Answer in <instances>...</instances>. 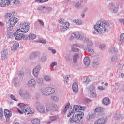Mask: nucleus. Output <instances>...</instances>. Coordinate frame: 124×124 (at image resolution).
Instances as JSON below:
<instances>
[{"label":"nucleus","mask_w":124,"mask_h":124,"mask_svg":"<svg viewBox=\"0 0 124 124\" xmlns=\"http://www.w3.org/2000/svg\"><path fill=\"white\" fill-rule=\"evenodd\" d=\"M14 12H9L5 13L3 17L5 19H7V24L8 26L7 31H10L13 30V28L16 26V24L19 21V19L15 17Z\"/></svg>","instance_id":"obj_1"},{"label":"nucleus","mask_w":124,"mask_h":124,"mask_svg":"<svg viewBox=\"0 0 124 124\" xmlns=\"http://www.w3.org/2000/svg\"><path fill=\"white\" fill-rule=\"evenodd\" d=\"M109 27H110L109 23L106 21H99L94 25L93 29L98 33H104L108 31Z\"/></svg>","instance_id":"obj_2"},{"label":"nucleus","mask_w":124,"mask_h":124,"mask_svg":"<svg viewBox=\"0 0 124 124\" xmlns=\"http://www.w3.org/2000/svg\"><path fill=\"white\" fill-rule=\"evenodd\" d=\"M92 43L89 39H86V43H76L72 45L71 46V51L75 52V53H78L80 52V49H82V50H87L90 46H91ZM75 47H78L76 48Z\"/></svg>","instance_id":"obj_3"},{"label":"nucleus","mask_w":124,"mask_h":124,"mask_svg":"<svg viewBox=\"0 0 124 124\" xmlns=\"http://www.w3.org/2000/svg\"><path fill=\"white\" fill-rule=\"evenodd\" d=\"M18 111L19 114H25V115H29L30 114H33L34 111L31 110V108L28 105L25 104L19 103L18 105Z\"/></svg>","instance_id":"obj_4"},{"label":"nucleus","mask_w":124,"mask_h":124,"mask_svg":"<svg viewBox=\"0 0 124 124\" xmlns=\"http://www.w3.org/2000/svg\"><path fill=\"white\" fill-rule=\"evenodd\" d=\"M35 106L39 113L42 114H47L48 113L47 102L45 103L44 105L40 102H36L35 103Z\"/></svg>","instance_id":"obj_5"},{"label":"nucleus","mask_w":124,"mask_h":124,"mask_svg":"<svg viewBox=\"0 0 124 124\" xmlns=\"http://www.w3.org/2000/svg\"><path fill=\"white\" fill-rule=\"evenodd\" d=\"M84 117V113L83 112H74L72 117L69 119V123L70 124H78Z\"/></svg>","instance_id":"obj_6"},{"label":"nucleus","mask_w":124,"mask_h":124,"mask_svg":"<svg viewBox=\"0 0 124 124\" xmlns=\"http://www.w3.org/2000/svg\"><path fill=\"white\" fill-rule=\"evenodd\" d=\"M41 93L44 96H50L56 93V89L52 87H46L42 89Z\"/></svg>","instance_id":"obj_7"},{"label":"nucleus","mask_w":124,"mask_h":124,"mask_svg":"<svg viewBox=\"0 0 124 124\" xmlns=\"http://www.w3.org/2000/svg\"><path fill=\"white\" fill-rule=\"evenodd\" d=\"M19 27L20 28L17 30V32H23L27 33L30 31V23L23 22L20 23Z\"/></svg>","instance_id":"obj_8"},{"label":"nucleus","mask_w":124,"mask_h":124,"mask_svg":"<svg viewBox=\"0 0 124 124\" xmlns=\"http://www.w3.org/2000/svg\"><path fill=\"white\" fill-rule=\"evenodd\" d=\"M86 38H89L85 37V34L80 32H75L72 33L70 36V40H73V39H76L78 40H84V42H85V39H86Z\"/></svg>","instance_id":"obj_9"},{"label":"nucleus","mask_w":124,"mask_h":124,"mask_svg":"<svg viewBox=\"0 0 124 124\" xmlns=\"http://www.w3.org/2000/svg\"><path fill=\"white\" fill-rule=\"evenodd\" d=\"M19 95L22 98L29 99L31 98V94L26 89H20L18 91Z\"/></svg>","instance_id":"obj_10"},{"label":"nucleus","mask_w":124,"mask_h":124,"mask_svg":"<svg viewBox=\"0 0 124 124\" xmlns=\"http://www.w3.org/2000/svg\"><path fill=\"white\" fill-rule=\"evenodd\" d=\"M108 6L112 13H117L119 11V4L116 2H111L109 3Z\"/></svg>","instance_id":"obj_11"},{"label":"nucleus","mask_w":124,"mask_h":124,"mask_svg":"<svg viewBox=\"0 0 124 124\" xmlns=\"http://www.w3.org/2000/svg\"><path fill=\"white\" fill-rule=\"evenodd\" d=\"M21 32H17V30L13 33V36H14L16 40L17 41H22L25 39V35Z\"/></svg>","instance_id":"obj_12"},{"label":"nucleus","mask_w":124,"mask_h":124,"mask_svg":"<svg viewBox=\"0 0 124 124\" xmlns=\"http://www.w3.org/2000/svg\"><path fill=\"white\" fill-rule=\"evenodd\" d=\"M47 108L49 113V112H52V111H57L59 109V107H58L57 104H49V102H47Z\"/></svg>","instance_id":"obj_13"},{"label":"nucleus","mask_w":124,"mask_h":124,"mask_svg":"<svg viewBox=\"0 0 124 124\" xmlns=\"http://www.w3.org/2000/svg\"><path fill=\"white\" fill-rule=\"evenodd\" d=\"M87 39H88L89 41L91 43V46H89L86 50H84V51H88V53L89 54H90V55H93L94 54V50L91 48L93 46V42L92 41V40L90 38H85L84 43H87Z\"/></svg>","instance_id":"obj_14"},{"label":"nucleus","mask_w":124,"mask_h":124,"mask_svg":"<svg viewBox=\"0 0 124 124\" xmlns=\"http://www.w3.org/2000/svg\"><path fill=\"white\" fill-rule=\"evenodd\" d=\"M70 24L68 22H65L64 24H62V26H60V31L61 32H64L68 30Z\"/></svg>","instance_id":"obj_15"},{"label":"nucleus","mask_w":124,"mask_h":124,"mask_svg":"<svg viewBox=\"0 0 124 124\" xmlns=\"http://www.w3.org/2000/svg\"><path fill=\"white\" fill-rule=\"evenodd\" d=\"M41 69V66L38 65L35 67L33 70V75L34 77H38V74H39V71Z\"/></svg>","instance_id":"obj_16"},{"label":"nucleus","mask_w":124,"mask_h":124,"mask_svg":"<svg viewBox=\"0 0 124 124\" xmlns=\"http://www.w3.org/2000/svg\"><path fill=\"white\" fill-rule=\"evenodd\" d=\"M36 85V81L34 79H31L29 80L27 84V86L29 88H34Z\"/></svg>","instance_id":"obj_17"},{"label":"nucleus","mask_w":124,"mask_h":124,"mask_svg":"<svg viewBox=\"0 0 124 124\" xmlns=\"http://www.w3.org/2000/svg\"><path fill=\"white\" fill-rule=\"evenodd\" d=\"M10 4V0H0V6L5 7Z\"/></svg>","instance_id":"obj_18"},{"label":"nucleus","mask_w":124,"mask_h":124,"mask_svg":"<svg viewBox=\"0 0 124 124\" xmlns=\"http://www.w3.org/2000/svg\"><path fill=\"white\" fill-rule=\"evenodd\" d=\"M4 115L6 119L7 122H8L10 119V117L12 116V113L8 109H5L4 111Z\"/></svg>","instance_id":"obj_19"},{"label":"nucleus","mask_w":124,"mask_h":124,"mask_svg":"<svg viewBox=\"0 0 124 124\" xmlns=\"http://www.w3.org/2000/svg\"><path fill=\"white\" fill-rule=\"evenodd\" d=\"M106 123V120L104 117H101L97 119L94 122V124H105Z\"/></svg>","instance_id":"obj_20"},{"label":"nucleus","mask_w":124,"mask_h":124,"mask_svg":"<svg viewBox=\"0 0 124 124\" xmlns=\"http://www.w3.org/2000/svg\"><path fill=\"white\" fill-rule=\"evenodd\" d=\"M7 55H8V52L7 50H3L1 52V58L3 61H5L7 59Z\"/></svg>","instance_id":"obj_21"},{"label":"nucleus","mask_w":124,"mask_h":124,"mask_svg":"<svg viewBox=\"0 0 124 124\" xmlns=\"http://www.w3.org/2000/svg\"><path fill=\"white\" fill-rule=\"evenodd\" d=\"M93 67L94 68H97L99 66V58H95L93 62Z\"/></svg>","instance_id":"obj_22"},{"label":"nucleus","mask_w":124,"mask_h":124,"mask_svg":"<svg viewBox=\"0 0 124 124\" xmlns=\"http://www.w3.org/2000/svg\"><path fill=\"white\" fill-rule=\"evenodd\" d=\"M73 62H78V60L80 58V54L79 53H74L72 55Z\"/></svg>","instance_id":"obj_23"},{"label":"nucleus","mask_w":124,"mask_h":124,"mask_svg":"<svg viewBox=\"0 0 124 124\" xmlns=\"http://www.w3.org/2000/svg\"><path fill=\"white\" fill-rule=\"evenodd\" d=\"M58 117L57 115H51L49 116V120L47 121V124H51L53 122H55L58 120Z\"/></svg>","instance_id":"obj_24"},{"label":"nucleus","mask_w":124,"mask_h":124,"mask_svg":"<svg viewBox=\"0 0 124 124\" xmlns=\"http://www.w3.org/2000/svg\"><path fill=\"white\" fill-rule=\"evenodd\" d=\"M83 63L86 66H89L91 63V60L90 58L88 56H86L83 60Z\"/></svg>","instance_id":"obj_25"},{"label":"nucleus","mask_w":124,"mask_h":124,"mask_svg":"<svg viewBox=\"0 0 124 124\" xmlns=\"http://www.w3.org/2000/svg\"><path fill=\"white\" fill-rule=\"evenodd\" d=\"M47 61V56L45 54H43L41 57H40L38 60V62H45Z\"/></svg>","instance_id":"obj_26"},{"label":"nucleus","mask_w":124,"mask_h":124,"mask_svg":"<svg viewBox=\"0 0 124 124\" xmlns=\"http://www.w3.org/2000/svg\"><path fill=\"white\" fill-rule=\"evenodd\" d=\"M14 85L15 87H18L20 85V81L19 80V77H16L13 79Z\"/></svg>","instance_id":"obj_27"},{"label":"nucleus","mask_w":124,"mask_h":124,"mask_svg":"<svg viewBox=\"0 0 124 124\" xmlns=\"http://www.w3.org/2000/svg\"><path fill=\"white\" fill-rule=\"evenodd\" d=\"M19 46H20L19 43H16L14 44L13 46L11 47V49L12 51H15L16 50H18V48H19Z\"/></svg>","instance_id":"obj_28"},{"label":"nucleus","mask_w":124,"mask_h":124,"mask_svg":"<svg viewBox=\"0 0 124 124\" xmlns=\"http://www.w3.org/2000/svg\"><path fill=\"white\" fill-rule=\"evenodd\" d=\"M110 99L108 97H105L103 99V104L105 105V106H108L110 104Z\"/></svg>","instance_id":"obj_29"},{"label":"nucleus","mask_w":124,"mask_h":124,"mask_svg":"<svg viewBox=\"0 0 124 124\" xmlns=\"http://www.w3.org/2000/svg\"><path fill=\"white\" fill-rule=\"evenodd\" d=\"M72 90L74 93H77L79 91V88H78V83L74 82L72 85Z\"/></svg>","instance_id":"obj_30"},{"label":"nucleus","mask_w":124,"mask_h":124,"mask_svg":"<svg viewBox=\"0 0 124 124\" xmlns=\"http://www.w3.org/2000/svg\"><path fill=\"white\" fill-rule=\"evenodd\" d=\"M70 78V76L69 75H66L64 76V82L65 85H69V78Z\"/></svg>","instance_id":"obj_31"},{"label":"nucleus","mask_w":124,"mask_h":124,"mask_svg":"<svg viewBox=\"0 0 124 124\" xmlns=\"http://www.w3.org/2000/svg\"><path fill=\"white\" fill-rule=\"evenodd\" d=\"M118 59H119V55H118V54L114 55L110 58V62H112V63L116 62L118 61Z\"/></svg>","instance_id":"obj_32"},{"label":"nucleus","mask_w":124,"mask_h":124,"mask_svg":"<svg viewBox=\"0 0 124 124\" xmlns=\"http://www.w3.org/2000/svg\"><path fill=\"white\" fill-rule=\"evenodd\" d=\"M95 118V114L93 113H89L87 115L86 117V121H91V120H93V119H94Z\"/></svg>","instance_id":"obj_33"},{"label":"nucleus","mask_w":124,"mask_h":124,"mask_svg":"<svg viewBox=\"0 0 124 124\" xmlns=\"http://www.w3.org/2000/svg\"><path fill=\"white\" fill-rule=\"evenodd\" d=\"M72 111H74V113L76 112H82L80 111V105H74Z\"/></svg>","instance_id":"obj_34"},{"label":"nucleus","mask_w":124,"mask_h":124,"mask_svg":"<svg viewBox=\"0 0 124 124\" xmlns=\"http://www.w3.org/2000/svg\"><path fill=\"white\" fill-rule=\"evenodd\" d=\"M29 40H34L36 38V35L33 33H30L28 35Z\"/></svg>","instance_id":"obj_35"},{"label":"nucleus","mask_w":124,"mask_h":124,"mask_svg":"<svg viewBox=\"0 0 124 124\" xmlns=\"http://www.w3.org/2000/svg\"><path fill=\"white\" fill-rule=\"evenodd\" d=\"M51 99L53 102H59L60 98L57 95H52L51 96Z\"/></svg>","instance_id":"obj_36"},{"label":"nucleus","mask_w":124,"mask_h":124,"mask_svg":"<svg viewBox=\"0 0 124 124\" xmlns=\"http://www.w3.org/2000/svg\"><path fill=\"white\" fill-rule=\"evenodd\" d=\"M65 59L67 62H72V59H71V56H70V54H66Z\"/></svg>","instance_id":"obj_37"},{"label":"nucleus","mask_w":124,"mask_h":124,"mask_svg":"<svg viewBox=\"0 0 124 124\" xmlns=\"http://www.w3.org/2000/svg\"><path fill=\"white\" fill-rule=\"evenodd\" d=\"M108 52L110 54H113V53H116V52H118V49L115 47H111L109 48Z\"/></svg>","instance_id":"obj_38"},{"label":"nucleus","mask_w":124,"mask_h":124,"mask_svg":"<svg viewBox=\"0 0 124 124\" xmlns=\"http://www.w3.org/2000/svg\"><path fill=\"white\" fill-rule=\"evenodd\" d=\"M90 94L91 97H92V98H96V97H97L96 91H93L92 92H90Z\"/></svg>","instance_id":"obj_39"},{"label":"nucleus","mask_w":124,"mask_h":124,"mask_svg":"<svg viewBox=\"0 0 124 124\" xmlns=\"http://www.w3.org/2000/svg\"><path fill=\"white\" fill-rule=\"evenodd\" d=\"M103 111V108L101 107H98L94 110L95 113H101Z\"/></svg>","instance_id":"obj_40"},{"label":"nucleus","mask_w":124,"mask_h":124,"mask_svg":"<svg viewBox=\"0 0 124 124\" xmlns=\"http://www.w3.org/2000/svg\"><path fill=\"white\" fill-rule=\"evenodd\" d=\"M118 69L119 71H124V65L123 63H119L118 65Z\"/></svg>","instance_id":"obj_41"},{"label":"nucleus","mask_w":124,"mask_h":124,"mask_svg":"<svg viewBox=\"0 0 124 124\" xmlns=\"http://www.w3.org/2000/svg\"><path fill=\"white\" fill-rule=\"evenodd\" d=\"M31 123L32 124H40V120L37 118H35L31 120Z\"/></svg>","instance_id":"obj_42"},{"label":"nucleus","mask_w":124,"mask_h":124,"mask_svg":"<svg viewBox=\"0 0 124 124\" xmlns=\"http://www.w3.org/2000/svg\"><path fill=\"white\" fill-rule=\"evenodd\" d=\"M73 23H76L77 25L80 26L82 25V20L79 19H74L73 21Z\"/></svg>","instance_id":"obj_43"},{"label":"nucleus","mask_w":124,"mask_h":124,"mask_svg":"<svg viewBox=\"0 0 124 124\" xmlns=\"http://www.w3.org/2000/svg\"><path fill=\"white\" fill-rule=\"evenodd\" d=\"M37 83L40 86V85H43V79L41 78H37Z\"/></svg>","instance_id":"obj_44"},{"label":"nucleus","mask_w":124,"mask_h":124,"mask_svg":"<svg viewBox=\"0 0 124 124\" xmlns=\"http://www.w3.org/2000/svg\"><path fill=\"white\" fill-rule=\"evenodd\" d=\"M72 65L76 69H79L80 68V65L78 63V62H73Z\"/></svg>","instance_id":"obj_45"},{"label":"nucleus","mask_w":124,"mask_h":124,"mask_svg":"<svg viewBox=\"0 0 124 124\" xmlns=\"http://www.w3.org/2000/svg\"><path fill=\"white\" fill-rule=\"evenodd\" d=\"M37 42L42 43V44H46L47 43V40L45 39H39L37 40Z\"/></svg>","instance_id":"obj_46"},{"label":"nucleus","mask_w":124,"mask_h":124,"mask_svg":"<svg viewBox=\"0 0 124 124\" xmlns=\"http://www.w3.org/2000/svg\"><path fill=\"white\" fill-rule=\"evenodd\" d=\"M44 79L46 82H51L52 80L51 77L48 75L45 76Z\"/></svg>","instance_id":"obj_47"},{"label":"nucleus","mask_w":124,"mask_h":124,"mask_svg":"<svg viewBox=\"0 0 124 124\" xmlns=\"http://www.w3.org/2000/svg\"><path fill=\"white\" fill-rule=\"evenodd\" d=\"M89 91L90 93H92L93 92H95V88H94V85L91 84L89 88Z\"/></svg>","instance_id":"obj_48"},{"label":"nucleus","mask_w":124,"mask_h":124,"mask_svg":"<svg viewBox=\"0 0 124 124\" xmlns=\"http://www.w3.org/2000/svg\"><path fill=\"white\" fill-rule=\"evenodd\" d=\"M70 106V104L67 103L65 106L64 109L63 110V113H65L66 112H67V110L68 108H69V106Z\"/></svg>","instance_id":"obj_49"},{"label":"nucleus","mask_w":124,"mask_h":124,"mask_svg":"<svg viewBox=\"0 0 124 124\" xmlns=\"http://www.w3.org/2000/svg\"><path fill=\"white\" fill-rule=\"evenodd\" d=\"M81 3L78 2L76 3L75 7L76 9H80L81 8Z\"/></svg>","instance_id":"obj_50"},{"label":"nucleus","mask_w":124,"mask_h":124,"mask_svg":"<svg viewBox=\"0 0 124 124\" xmlns=\"http://www.w3.org/2000/svg\"><path fill=\"white\" fill-rule=\"evenodd\" d=\"M48 51H49L50 52H51V53H52V54H53V55H55V54H56V53H57V51H56V49H52L51 48H48Z\"/></svg>","instance_id":"obj_51"},{"label":"nucleus","mask_w":124,"mask_h":124,"mask_svg":"<svg viewBox=\"0 0 124 124\" xmlns=\"http://www.w3.org/2000/svg\"><path fill=\"white\" fill-rule=\"evenodd\" d=\"M49 0H35V2L38 3H42L43 2H47Z\"/></svg>","instance_id":"obj_52"},{"label":"nucleus","mask_w":124,"mask_h":124,"mask_svg":"<svg viewBox=\"0 0 124 124\" xmlns=\"http://www.w3.org/2000/svg\"><path fill=\"white\" fill-rule=\"evenodd\" d=\"M120 41L121 42H124V33H122L120 36Z\"/></svg>","instance_id":"obj_53"},{"label":"nucleus","mask_w":124,"mask_h":124,"mask_svg":"<svg viewBox=\"0 0 124 124\" xmlns=\"http://www.w3.org/2000/svg\"><path fill=\"white\" fill-rule=\"evenodd\" d=\"M21 3V2L19 0H14L13 1V5H19Z\"/></svg>","instance_id":"obj_54"},{"label":"nucleus","mask_w":124,"mask_h":124,"mask_svg":"<svg viewBox=\"0 0 124 124\" xmlns=\"http://www.w3.org/2000/svg\"><path fill=\"white\" fill-rule=\"evenodd\" d=\"M73 115L74 114V112L73 110H70V111H69V112H68L67 114V117L68 118H69L70 117H71V115Z\"/></svg>","instance_id":"obj_55"},{"label":"nucleus","mask_w":124,"mask_h":124,"mask_svg":"<svg viewBox=\"0 0 124 124\" xmlns=\"http://www.w3.org/2000/svg\"><path fill=\"white\" fill-rule=\"evenodd\" d=\"M58 63L56 62H53L50 64L51 67H55V66H57Z\"/></svg>","instance_id":"obj_56"},{"label":"nucleus","mask_w":124,"mask_h":124,"mask_svg":"<svg viewBox=\"0 0 124 124\" xmlns=\"http://www.w3.org/2000/svg\"><path fill=\"white\" fill-rule=\"evenodd\" d=\"M119 118H120V115H119V114L115 113V114H114L113 119L114 120H118V119H119Z\"/></svg>","instance_id":"obj_57"},{"label":"nucleus","mask_w":124,"mask_h":124,"mask_svg":"<svg viewBox=\"0 0 124 124\" xmlns=\"http://www.w3.org/2000/svg\"><path fill=\"white\" fill-rule=\"evenodd\" d=\"M38 22L42 27H44V22H43V20L41 19H38Z\"/></svg>","instance_id":"obj_58"},{"label":"nucleus","mask_w":124,"mask_h":124,"mask_svg":"<svg viewBox=\"0 0 124 124\" xmlns=\"http://www.w3.org/2000/svg\"><path fill=\"white\" fill-rule=\"evenodd\" d=\"M3 117V110H2V108H0V118H2Z\"/></svg>","instance_id":"obj_59"},{"label":"nucleus","mask_w":124,"mask_h":124,"mask_svg":"<svg viewBox=\"0 0 124 124\" xmlns=\"http://www.w3.org/2000/svg\"><path fill=\"white\" fill-rule=\"evenodd\" d=\"M79 111H85L86 110V107H82L79 105Z\"/></svg>","instance_id":"obj_60"},{"label":"nucleus","mask_w":124,"mask_h":124,"mask_svg":"<svg viewBox=\"0 0 124 124\" xmlns=\"http://www.w3.org/2000/svg\"><path fill=\"white\" fill-rule=\"evenodd\" d=\"M46 9L48 10V11H53V8H52V7L47 6L46 7Z\"/></svg>","instance_id":"obj_61"},{"label":"nucleus","mask_w":124,"mask_h":124,"mask_svg":"<svg viewBox=\"0 0 124 124\" xmlns=\"http://www.w3.org/2000/svg\"><path fill=\"white\" fill-rule=\"evenodd\" d=\"M10 98L12 100H14L15 101H17V99H16V97L14 96L13 95H10Z\"/></svg>","instance_id":"obj_62"},{"label":"nucleus","mask_w":124,"mask_h":124,"mask_svg":"<svg viewBox=\"0 0 124 124\" xmlns=\"http://www.w3.org/2000/svg\"><path fill=\"white\" fill-rule=\"evenodd\" d=\"M98 90L99 91H103L105 90V88H104V87L99 86H98Z\"/></svg>","instance_id":"obj_63"},{"label":"nucleus","mask_w":124,"mask_h":124,"mask_svg":"<svg viewBox=\"0 0 124 124\" xmlns=\"http://www.w3.org/2000/svg\"><path fill=\"white\" fill-rule=\"evenodd\" d=\"M89 83H90V78H86V80L84 82V84H85V85H88Z\"/></svg>","instance_id":"obj_64"}]
</instances>
